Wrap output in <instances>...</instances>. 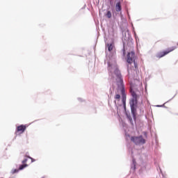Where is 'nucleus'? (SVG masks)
I'll use <instances>...</instances> for the list:
<instances>
[{
    "label": "nucleus",
    "instance_id": "16",
    "mask_svg": "<svg viewBox=\"0 0 178 178\" xmlns=\"http://www.w3.org/2000/svg\"><path fill=\"white\" fill-rule=\"evenodd\" d=\"M134 63L135 65V67L137 68V64L136 63V60H134Z\"/></svg>",
    "mask_w": 178,
    "mask_h": 178
},
{
    "label": "nucleus",
    "instance_id": "14",
    "mask_svg": "<svg viewBox=\"0 0 178 178\" xmlns=\"http://www.w3.org/2000/svg\"><path fill=\"white\" fill-rule=\"evenodd\" d=\"M128 119L131 123H133V118H131V116H128Z\"/></svg>",
    "mask_w": 178,
    "mask_h": 178
},
{
    "label": "nucleus",
    "instance_id": "15",
    "mask_svg": "<svg viewBox=\"0 0 178 178\" xmlns=\"http://www.w3.org/2000/svg\"><path fill=\"white\" fill-rule=\"evenodd\" d=\"M28 158L29 159H31V162H34V161H35V160H34V159L31 158V156H28Z\"/></svg>",
    "mask_w": 178,
    "mask_h": 178
},
{
    "label": "nucleus",
    "instance_id": "9",
    "mask_svg": "<svg viewBox=\"0 0 178 178\" xmlns=\"http://www.w3.org/2000/svg\"><path fill=\"white\" fill-rule=\"evenodd\" d=\"M115 10L116 12H122V4L120 3V1L115 4Z\"/></svg>",
    "mask_w": 178,
    "mask_h": 178
},
{
    "label": "nucleus",
    "instance_id": "4",
    "mask_svg": "<svg viewBox=\"0 0 178 178\" xmlns=\"http://www.w3.org/2000/svg\"><path fill=\"white\" fill-rule=\"evenodd\" d=\"M130 93L132 97L129 102H131L132 104H134L135 102H138V99L139 98V95H137V90H134L133 88V86H131L130 88Z\"/></svg>",
    "mask_w": 178,
    "mask_h": 178
},
{
    "label": "nucleus",
    "instance_id": "17",
    "mask_svg": "<svg viewBox=\"0 0 178 178\" xmlns=\"http://www.w3.org/2000/svg\"><path fill=\"white\" fill-rule=\"evenodd\" d=\"M177 45L178 46V43L177 44Z\"/></svg>",
    "mask_w": 178,
    "mask_h": 178
},
{
    "label": "nucleus",
    "instance_id": "6",
    "mask_svg": "<svg viewBox=\"0 0 178 178\" xmlns=\"http://www.w3.org/2000/svg\"><path fill=\"white\" fill-rule=\"evenodd\" d=\"M26 129H27V126L26 125L22 124L18 126L16 129V134H17V133H19V134H23V133L26 131Z\"/></svg>",
    "mask_w": 178,
    "mask_h": 178
},
{
    "label": "nucleus",
    "instance_id": "10",
    "mask_svg": "<svg viewBox=\"0 0 178 178\" xmlns=\"http://www.w3.org/2000/svg\"><path fill=\"white\" fill-rule=\"evenodd\" d=\"M105 16L108 17V19H111L112 17V13L111 11H107V13L105 14Z\"/></svg>",
    "mask_w": 178,
    "mask_h": 178
},
{
    "label": "nucleus",
    "instance_id": "3",
    "mask_svg": "<svg viewBox=\"0 0 178 178\" xmlns=\"http://www.w3.org/2000/svg\"><path fill=\"white\" fill-rule=\"evenodd\" d=\"M131 141L136 145H143L146 143V140L144 138H143V136H131Z\"/></svg>",
    "mask_w": 178,
    "mask_h": 178
},
{
    "label": "nucleus",
    "instance_id": "1",
    "mask_svg": "<svg viewBox=\"0 0 178 178\" xmlns=\"http://www.w3.org/2000/svg\"><path fill=\"white\" fill-rule=\"evenodd\" d=\"M118 89L117 92H121L122 95V102L124 108H126V92L124 90V84H123V79L120 75H118V79L117 81Z\"/></svg>",
    "mask_w": 178,
    "mask_h": 178
},
{
    "label": "nucleus",
    "instance_id": "5",
    "mask_svg": "<svg viewBox=\"0 0 178 178\" xmlns=\"http://www.w3.org/2000/svg\"><path fill=\"white\" fill-rule=\"evenodd\" d=\"M127 58V62L131 65V63H133V62L135 60L134 58H136V53L134 51L128 53Z\"/></svg>",
    "mask_w": 178,
    "mask_h": 178
},
{
    "label": "nucleus",
    "instance_id": "12",
    "mask_svg": "<svg viewBox=\"0 0 178 178\" xmlns=\"http://www.w3.org/2000/svg\"><path fill=\"white\" fill-rule=\"evenodd\" d=\"M115 99H117L118 101H120V95L116 94L114 97Z\"/></svg>",
    "mask_w": 178,
    "mask_h": 178
},
{
    "label": "nucleus",
    "instance_id": "8",
    "mask_svg": "<svg viewBox=\"0 0 178 178\" xmlns=\"http://www.w3.org/2000/svg\"><path fill=\"white\" fill-rule=\"evenodd\" d=\"M129 104H130V106H131V113L133 114H134V113L136 112V106L137 105V102H135L133 104L131 102H129Z\"/></svg>",
    "mask_w": 178,
    "mask_h": 178
},
{
    "label": "nucleus",
    "instance_id": "13",
    "mask_svg": "<svg viewBox=\"0 0 178 178\" xmlns=\"http://www.w3.org/2000/svg\"><path fill=\"white\" fill-rule=\"evenodd\" d=\"M112 69V65H111V63H108V70H111Z\"/></svg>",
    "mask_w": 178,
    "mask_h": 178
},
{
    "label": "nucleus",
    "instance_id": "11",
    "mask_svg": "<svg viewBox=\"0 0 178 178\" xmlns=\"http://www.w3.org/2000/svg\"><path fill=\"white\" fill-rule=\"evenodd\" d=\"M108 47V50L109 51V52H111V51L113 50L114 46L113 44H107Z\"/></svg>",
    "mask_w": 178,
    "mask_h": 178
},
{
    "label": "nucleus",
    "instance_id": "7",
    "mask_svg": "<svg viewBox=\"0 0 178 178\" xmlns=\"http://www.w3.org/2000/svg\"><path fill=\"white\" fill-rule=\"evenodd\" d=\"M27 161H28L27 159H24L22 161V165H19V170H23V169H24V168H27V166H29V165L26 164L27 163Z\"/></svg>",
    "mask_w": 178,
    "mask_h": 178
},
{
    "label": "nucleus",
    "instance_id": "2",
    "mask_svg": "<svg viewBox=\"0 0 178 178\" xmlns=\"http://www.w3.org/2000/svg\"><path fill=\"white\" fill-rule=\"evenodd\" d=\"M175 49H177V46H172L171 47L168 48L166 50L159 52L156 56V58H159V59H161V58H163V56H166L168 54H170V52H173Z\"/></svg>",
    "mask_w": 178,
    "mask_h": 178
}]
</instances>
